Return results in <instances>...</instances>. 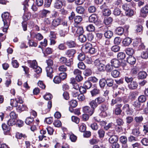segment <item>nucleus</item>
<instances>
[{"label":"nucleus","instance_id":"obj_1","mask_svg":"<svg viewBox=\"0 0 148 148\" xmlns=\"http://www.w3.org/2000/svg\"><path fill=\"white\" fill-rule=\"evenodd\" d=\"M81 49L83 52L85 53L89 52L91 54H93L96 51L95 48L92 47V44L88 42L83 45Z\"/></svg>","mask_w":148,"mask_h":148},{"label":"nucleus","instance_id":"obj_2","mask_svg":"<svg viewBox=\"0 0 148 148\" xmlns=\"http://www.w3.org/2000/svg\"><path fill=\"white\" fill-rule=\"evenodd\" d=\"M105 62L104 61L100 60H96L94 62L95 65L98 70L100 71H103L105 70Z\"/></svg>","mask_w":148,"mask_h":148},{"label":"nucleus","instance_id":"obj_3","mask_svg":"<svg viewBox=\"0 0 148 148\" xmlns=\"http://www.w3.org/2000/svg\"><path fill=\"white\" fill-rule=\"evenodd\" d=\"M1 17L4 23L10 24L11 17L9 14L8 12L4 13L2 14Z\"/></svg>","mask_w":148,"mask_h":148},{"label":"nucleus","instance_id":"obj_4","mask_svg":"<svg viewBox=\"0 0 148 148\" xmlns=\"http://www.w3.org/2000/svg\"><path fill=\"white\" fill-rule=\"evenodd\" d=\"M140 15L143 17H145L148 14V5H146L142 8L140 10Z\"/></svg>","mask_w":148,"mask_h":148},{"label":"nucleus","instance_id":"obj_5","mask_svg":"<svg viewBox=\"0 0 148 148\" xmlns=\"http://www.w3.org/2000/svg\"><path fill=\"white\" fill-rule=\"evenodd\" d=\"M84 112L87 113L88 115L91 116L93 113L94 110L88 106H85L83 108Z\"/></svg>","mask_w":148,"mask_h":148},{"label":"nucleus","instance_id":"obj_6","mask_svg":"<svg viewBox=\"0 0 148 148\" xmlns=\"http://www.w3.org/2000/svg\"><path fill=\"white\" fill-rule=\"evenodd\" d=\"M122 110L124 112H126L127 114L131 115L132 114V112L130 109L128 104H127L124 105L123 107Z\"/></svg>","mask_w":148,"mask_h":148},{"label":"nucleus","instance_id":"obj_7","mask_svg":"<svg viewBox=\"0 0 148 148\" xmlns=\"http://www.w3.org/2000/svg\"><path fill=\"white\" fill-rule=\"evenodd\" d=\"M46 70L47 76L50 78H52L53 76V69L52 67L48 66L46 67Z\"/></svg>","mask_w":148,"mask_h":148},{"label":"nucleus","instance_id":"obj_8","mask_svg":"<svg viewBox=\"0 0 148 148\" xmlns=\"http://www.w3.org/2000/svg\"><path fill=\"white\" fill-rule=\"evenodd\" d=\"M62 19L61 18L59 17L53 20L52 22V25L55 27H57L61 24Z\"/></svg>","mask_w":148,"mask_h":148},{"label":"nucleus","instance_id":"obj_9","mask_svg":"<svg viewBox=\"0 0 148 148\" xmlns=\"http://www.w3.org/2000/svg\"><path fill=\"white\" fill-rule=\"evenodd\" d=\"M111 65L114 67H118L120 65V63L119 60L116 59L114 58L112 59L110 62Z\"/></svg>","mask_w":148,"mask_h":148},{"label":"nucleus","instance_id":"obj_10","mask_svg":"<svg viewBox=\"0 0 148 148\" xmlns=\"http://www.w3.org/2000/svg\"><path fill=\"white\" fill-rule=\"evenodd\" d=\"M132 42V39L129 37H127L124 39L122 43L124 46H128L130 45Z\"/></svg>","mask_w":148,"mask_h":148},{"label":"nucleus","instance_id":"obj_11","mask_svg":"<svg viewBox=\"0 0 148 148\" xmlns=\"http://www.w3.org/2000/svg\"><path fill=\"white\" fill-rule=\"evenodd\" d=\"M27 109V107L21 104L18 105L16 108V110L19 112H21L22 111L25 110Z\"/></svg>","mask_w":148,"mask_h":148},{"label":"nucleus","instance_id":"obj_12","mask_svg":"<svg viewBox=\"0 0 148 148\" xmlns=\"http://www.w3.org/2000/svg\"><path fill=\"white\" fill-rule=\"evenodd\" d=\"M75 34H82L84 32L83 27L81 26L75 27Z\"/></svg>","mask_w":148,"mask_h":148},{"label":"nucleus","instance_id":"obj_13","mask_svg":"<svg viewBox=\"0 0 148 148\" xmlns=\"http://www.w3.org/2000/svg\"><path fill=\"white\" fill-rule=\"evenodd\" d=\"M2 127L5 134H9L10 130V127L7 126L5 124L3 123L2 124Z\"/></svg>","mask_w":148,"mask_h":148},{"label":"nucleus","instance_id":"obj_14","mask_svg":"<svg viewBox=\"0 0 148 148\" xmlns=\"http://www.w3.org/2000/svg\"><path fill=\"white\" fill-rule=\"evenodd\" d=\"M76 53L75 50L74 49H70L66 51L65 54L69 57H73Z\"/></svg>","mask_w":148,"mask_h":148},{"label":"nucleus","instance_id":"obj_15","mask_svg":"<svg viewBox=\"0 0 148 148\" xmlns=\"http://www.w3.org/2000/svg\"><path fill=\"white\" fill-rule=\"evenodd\" d=\"M50 13V11L45 9H43L40 11V16L42 18L46 17L47 14Z\"/></svg>","mask_w":148,"mask_h":148},{"label":"nucleus","instance_id":"obj_16","mask_svg":"<svg viewBox=\"0 0 148 148\" xmlns=\"http://www.w3.org/2000/svg\"><path fill=\"white\" fill-rule=\"evenodd\" d=\"M138 86V84L136 81H132L128 85V86L130 89L133 90L136 89Z\"/></svg>","mask_w":148,"mask_h":148},{"label":"nucleus","instance_id":"obj_17","mask_svg":"<svg viewBox=\"0 0 148 148\" xmlns=\"http://www.w3.org/2000/svg\"><path fill=\"white\" fill-rule=\"evenodd\" d=\"M133 105L135 107V109H136L137 110L139 111L142 110L141 108H140V103L138 101H136L134 102Z\"/></svg>","mask_w":148,"mask_h":148},{"label":"nucleus","instance_id":"obj_18","mask_svg":"<svg viewBox=\"0 0 148 148\" xmlns=\"http://www.w3.org/2000/svg\"><path fill=\"white\" fill-rule=\"evenodd\" d=\"M28 63L29 64L30 67L33 68L34 69L36 67H37L38 66L37 62L36 60H29L27 61Z\"/></svg>","mask_w":148,"mask_h":148},{"label":"nucleus","instance_id":"obj_19","mask_svg":"<svg viewBox=\"0 0 148 148\" xmlns=\"http://www.w3.org/2000/svg\"><path fill=\"white\" fill-rule=\"evenodd\" d=\"M132 133L133 135L137 137L140 136L141 133L139 130V127L133 129Z\"/></svg>","mask_w":148,"mask_h":148},{"label":"nucleus","instance_id":"obj_20","mask_svg":"<svg viewBox=\"0 0 148 148\" xmlns=\"http://www.w3.org/2000/svg\"><path fill=\"white\" fill-rule=\"evenodd\" d=\"M147 75V73L144 71H141L139 72L138 74V78L139 79H144L146 77Z\"/></svg>","mask_w":148,"mask_h":148},{"label":"nucleus","instance_id":"obj_21","mask_svg":"<svg viewBox=\"0 0 148 148\" xmlns=\"http://www.w3.org/2000/svg\"><path fill=\"white\" fill-rule=\"evenodd\" d=\"M127 62L131 64H133L136 62V59L135 57L132 56H130L127 59Z\"/></svg>","mask_w":148,"mask_h":148},{"label":"nucleus","instance_id":"obj_22","mask_svg":"<svg viewBox=\"0 0 148 148\" xmlns=\"http://www.w3.org/2000/svg\"><path fill=\"white\" fill-rule=\"evenodd\" d=\"M97 20V16L95 14H93L90 16L89 18V21L90 22L96 23Z\"/></svg>","mask_w":148,"mask_h":148},{"label":"nucleus","instance_id":"obj_23","mask_svg":"<svg viewBox=\"0 0 148 148\" xmlns=\"http://www.w3.org/2000/svg\"><path fill=\"white\" fill-rule=\"evenodd\" d=\"M119 138L117 136L114 135L111 136L109 139L110 142L112 143L114 142H117Z\"/></svg>","mask_w":148,"mask_h":148},{"label":"nucleus","instance_id":"obj_24","mask_svg":"<svg viewBox=\"0 0 148 148\" xmlns=\"http://www.w3.org/2000/svg\"><path fill=\"white\" fill-rule=\"evenodd\" d=\"M31 13L29 12H25L23 16V19L24 21H26L31 17Z\"/></svg>","mask_w":148,"mask_h":148},{"label":"nucleus","instance_id":"obj_25","mask_svg":"<svg viewBox=\"0 0 148 148\" xmlns=\"http://www.w3.org/2000/svg\"><path fill=\"white\" fill-rule=\"evenodd\" d=\"M90 93L92 96L94 97L100 93V90L97 87H96L90 91Z\"/></svg>","mask_w":148,"mask_h":148},{"label":"nucleus","instance_id":"obj_26","mask_svg":"<svg viewBox=\"0 0 148 148\" xmlns=\"http://www.w3.org/2000/svg\"><path fill=\"white\" fill-rule=\"evenodd\" d=\"M97 102L98 104H100L105 101L104 97L102 96H99L96 98L95 99Z\"/></svg>","mask_w":148,"mask_h":148},{"label":"nucleus","instance_id":"obj_27","mask_svg":"<svg viewBox=\"0 0 148 148\" xmlns=\"http://www.w3.org/2000/svg\"><path fill=\"white\" fill-rule=\"evenodd\" d=\"M97 102L95 100H93L90 101L89 104L91 108L95 110V108L98 106V104Z\"/></svg>","mask_w":148,"mask_h":148},{"label":"nucleus","instance_id":"obj_28","mask_svg":"<svg viewBox=\"0 0 148 148\" xmlns=\"http://www.w3.org/2000/svg\"><path fill=\"white\" fill-rule=\"evenodd\" d=\"M120 74V72L119 71L116 69L112 71L111 73L112 76L114 78L118 77Z\"/></svg>","mask_w":148,"mask_h":148},{"label":"nucleus","instance_id":"obj_29","mask_svg":"<svg viewBox=\"0 0 148 148\" xmlns=\"http://www.w3.org/2000/svg\"><path fill=\"white\" fill-rule=\"evenodd\" d=\"M62 2L59 0L56 1L54 4V6L55 8L58 9L62 7Z\"/></svg>","mask_w":148,"mask_h":148},{"label":"nucleus","instance_id":"obj_30","mask_svg":"<svg viewBox=\"0 0 148 148\" xmlns=\"http://www.w3.org/2000/svg\"><path fill=\"white\" fill-rule=\"evenodd\" d=\"M122 99L121 97H118L114 99H112L111 104L112 106L118 102H121Z\"/></svg>","mask_w":148,"mask_h":148},{"label":"nucleus","instance_id":"obj_31","mask_svg":"<svg viewBox=\"0 0 148 148\" xmlns=\"http://www.w3.org/2000/svg\"><path fill=\"white\" fill-rule=\"evenodd\" d=\"M24 5L25 6H31L34 4V1L33 0H25L23 3Z\"/></svg>","mask_w":148,"mask_h":148},{"label":"nucleus","instance_id":"obj_32","mask_svg":"<svg viewBox=\"0 0 148 148\" xmlns=\"http://www.w3.org/2000/svg\"><path fill=\"white\" fill-rule=\"evenodd\" d=\"M104 35L106 38H110L113 36V33L112 31L108 30L106 32Z\"/></svg>","mask_w":148,"mask_h":148},{"label":"nucleus","instance_id":"obj_33","mask_svg":"<svg viewBox=\"0 0 148 148\" xmlns=\"http://www.w3.org/2000/svg\"><path fill=\"white\" fill-rule=\"evenodd\" d=\"M124 29L121 27H118L116 30V33L118 35H121L124 32Z\"/></svg>","mask_w":148,"mask_h":148},{"label":"nucleus","instance_id":"obj_34","mask_svg":"<svg viewBox=\"0 0 148 148\" xmlns=\"http://www.w3.org/2000/svg\"><path fill=\"white\" fill-rule=\"evenodd\" d=\"M76 10L77 13L80 14H83L84 12L85 9L83 7L79 6L76 8Z\"/></svg>","mask_w":148,"mask_h":148},{"label":"nucleus","instance_id":"obj_35","mask_svg":"<svg viewBox=\"0 0 148 148\" xmlns=\"http://www.w3.org/2000/svg\"><path fill=\"white\" fill-rule=\"evenodd\" d=\"M79 130L81 132H84L86 129V127L85 124L84 123L79 124Z\"/></svg>","mask_w":148,"mask_h":148},{"label":"nucleus","instance_id":"obj_36","mask_svg":"<svg viewBox=\"0 0 148 148\" xmlns=\"http://www.w3.org/2000/svg\"><path fill=\"white\" fill-rule=\"evenodd\" d=\"M34 119L33 118L31 117H27L25 120V123L27 125H29L33 123L34 122Z\"/></svg>","mask_w":148,"mask_h":148},{"label":"nucleus","instance_id":"obj_37","mask_svg":"<svg viewBox=\"0 0 148 148\" xmlns=\"http://www.w3.org/2000/svg\"><path fill=\"white\" fill-rule=\"evenodd\" d=\"M78 39L80 42H84L86 40V38L85 35L82 34L79 35Z\"/></svg>","mask_w":148,"mask_h":148},{"label":"nucleus","instance_id":"obj_38","mask_svg":"<svg viewBox=\"0 0 148 148\" xmlns=\"http://www.w3.org/2000/svg\"><path fill=\"white\" fill-rule=\"evenodd\" d=\"M82 17L80 16H76L74 18V21L75 23L78 24L82 21Z\"/></svg>","mask_w":148,"mask_h":148},{"label":"nucleus","instance_id":"obj_39","mask_svg":"<svg viewBox=\"0 0 148 148\" xmlns=\"http://www.w3.org/2000/svg\"><path fill=\"white\" fill-rule=\"evenodd\" d=\"M16 137L18 139H21L25 138L27 137V136L24 134L18 132L16 133Z\"/></svg>","mask_w":148,"mask_h":148},{"label":"nucleus","instance_id":"obj_40","mask_svg":"<svg viewBox=\"0 0 148 148\" xmlns=\"http://www.w3.org/2000/svg\"><path fill=\"white\" fill-rule=\"evenodd\" d=\"M17 121V119L10 118L8 122L9 125L13 126L14 125Z\"/></svg>","mask_w":148,"mask_h":148},{"label":"nucleus","instance_id":"obj_41","mask_svg":"<svg viewBox=\"0 0 148 148\" xmlns=\"http://www.w3.org/2000/svg\"><path fill=\"white\" fill-rule=\"evenodd\" d=\"M92 85V84L89 80L85 82L84 83V87L88 89L91 88Z\"/></svg>","mask_w":148,"mask_h":148},{"label":"nucleus","instance_id":"obj_42","mask_svg":"<svg viewBox=\"0 0 148 148\" xmlns=\"http://www.w3.org/2000/svg\"><path fill=\"white\" fill-rule=\"evenodd\" d=\"M125 52L127 55L130 56H132L134 52L133 49L131 48H127L125 50Z\"/></svg>","mask_w":148,"mask_h":148},{"label":"nucleus","instance_id":"obj_43","mask_svg":"<svg viewBox=\"0 0 148 148\" xmlns=\"http://www.w3.org/2000/svg\"><path fill=\"white\" fill-rule=\"evenodd\" d=\"M125 57V54L123 52H119L117 54V58L119 60H122Z\"/></svg>","mask_w":148,"mask_h":148},{"label":"nucleus","instance_id":"obj_44","mask_svg":"<svg viewBox=\"0 0 148 148\" xmlns=\"http://www.w3.org/2000/svg\"><path fill=\"white\" fill-rule=\"evenodd\" d=\"M125 13L127 16H131L134 15V12L133 10L129 9L126 11H125Z\"/></svg>","mask_w":148,"mask_h":148},{"label":"nucleus","instance_id":"obj_45","mask_svg":"<svg viewBox=\"0 0 148 148\" xmlns=\"http://www.w3.org/2000/svg\"><path fill=\"white\" fill-rule=\"evenodd\" d=\"M106 83L107 85L109 86H112L113 85L114 81L113 79L111 78H108L106 80Z\"/></svg>","mask_w":148,"mask_h":148},{"label":"nucleus","instance_id":"obj_46","mask_svg":"<svg viewBox=\"0 0 148 148\" xmlns=\"http://www.w3.org/2000/svg\"><path fill=\"white\" fill-rule=\"evenodd\" d=\"M112 21V19L111 17H108L105 18L104 23L106 25H108L110 24Z\"/></svg>","mask_w":148,"mask_h":148},{"label":"nucleus","instance_id":"obj_47","mask_svg":"<svg viewBox=\"0 0 148 148\" xmlns=\"http://www.w3.org/2000/svg\"><path fill=\"white\" fill-rule=\"evenodd\" d=\"M86 29L89 32H93L95 29V27L92 24H90L87 26Z\"/></svg>","mask_w":148,"mask_h":148},{"label":"nucleus","instance_id":"obj_48","mask_svg":"<svg viewBox=\"0 0 148 148\" xmlns=\"http://www.w3.org/2000/svg\"><path fill=\"white\" fill-rule=\"evenodd\" d=\"M141 57L143 59H147L148 58V49L143 51L141 55Z\"/></svg>","mask_w":148,"mask_h":148},{"label":"nucleus","instance_id":"obj_49","mask_svg":"<svg viewBox=\"0 0 148 148\" xmlns=\"http://www.w3.org/2000/svg\"><path fill=\"white\" fill-rule=\"evenodd\" d=\"M52 52V49L48 47L46 49L45 51L43 53L45 56H47V55L51 54Z\"/></svg>","mask_w":148,"mask_h":148},{"label":"nucleus","instance_id":"obj_50","mask_svg":"<svg viewBox=\"0 0 148 148\" xmlns=\"http://www.w3.org/2000/svg\"><path fill=\"white\" fill-rule=\"evenodd\" d=\"M62 80L58 76H56L53 79V82L56 84H59L61 82Z\"/></svg>","mask_w":148,"mask_h":148},{"label":"nucleus","instance_id":"obj_51","mask_svg":"<svg viewBox=\"0 0 148 148\" xmlns=\"http://www.w3.org/2000/svg\"><path fill=\"white\" fill-rule=\"evenodd\" d=\"M119 140L122 143H127V138L125 136H122L120 137Z\"/></svg>","mask_w":148,"mask_h":148},{"label":"nucleus","instance_id":"obj_52","mask_svg":"<svg viewBox=\"0 0 148 148\" xmlns=\"http://www.w3.org/2000/svg\"><path fill=\"white\" fill-rule=\"evenodd\" d=\"M18 102L15 99H11L10 104L11 105L14 107H16L18 106Z\"/></svg>","mask_w":148,"mask_h":148},{"label":"nucleus","instance_id":"obj_53","mask_svg":"<svg viewBox=\"0 0 148 148\" xmlns=\"http://www.w3.org/2000/svg\"><path fill=\"white\" fill-rule=\"evenodd\" d=\"M66 44L69 48L74 47L76 45L75 42L73 41H68L66 42Z\"/></svg>","mask_w":148,"mask_h":148},{"label":"nucleus","instance_id":"obj_54","mask_svg":"<svg viewBox=\"0 0 148 148\" xmlns=\"http://www.w3.org/2000/svg\"><path fill=\"white\" fill-rule=\"evenodd\" d=\"M113 66L110 64H107L105 66V70L108 72H111L113 69Z\"/></svg>","mask_w":148,"mask_h":148},{"label":"nucleus","instance_id":"obj_55","mask_svg":"<svg viewBox=\"0 0 148 148\" xmlns=\"http://www.w3.org/2000/svg\"><path fill=\"white\" fill-rule=\"evenodd\" d=\"M58 69L60 71L65 72L67 70V67L65 65H62L59 67Z\"/></svg>","mask_w":148,"mask_h":148},{"label":"nucleus","instance_id":"obj_56","mask_svg":"<svg viewBox=\"0 0 148 148\" xmlns=\"http://www.w3.org/2000/svg\"><path fill=\"white\" fill-rule=\"evenodd\" d=\"M120 49V47L117 45L111 47V50L115 52L119 51Z\"/></svg>","mask_w":148,"mask_h":148},{"label":"nucleus","instance_id":"obj_57","mask_svg":"<svg viewBox=\"0 0 148 148\" xmlns=\"http://www.w3.org/2000/svg\"><path fill=\"white\" fill-rule=\"evenodd\" d=\"M141 40L140 39H135L133 43V45L134 47H136L139 46V43Z\"/></svg>","mask_w":148,"mask_h":148},{"label":"nucleus","instance_id":"obj_58","mask_svg":"<svg viewBox=\"0 0 148 148\" xmlns=\"http://www.w3.org/2000/svg\"><path fill=\"white\" fill-rule=\"evenodd\" d=\"M111 13V11L109 9H105L103 11V14L105 16H109Z\"/></svg>","mask_w":148,"mask_h":148},{"label":"nucleus","instance_id":"obj_59","mask_svg":"<svg viewBox=\"0 0 148 148\" xmlns=\"http://www.w3.org/2000/svg\"><path fill=\"white\" fill-rule=\"evenodd\" d=\"M18 115L14 111L11 112L10 114V118L16 119Z\"/></svg>","mask_w":148,"mask_h":148},{"label":"nucleus","instance_id":"obj_60","mask_svg":"<svg viewBox=\"0 0 148 148\" xmlns=\"http://www.w3.org/2000/svg\"><path fill=\"white\" fill-rule=\"evenodd\" d=\"M51 20L49 18H45L43 20L44 23L46 25H50L51 23Z\"/></svg>","mask_w":148,"mask_h":148},{"label":"nucleus","instance_id":"obj_61","mask_svg":"<svg viewBox=\"0 0 148 148\" xmlns=\"http://www.w3.org/2000/svg\"><path fill=\"white\" fill-rule=\"evenodd\" d=\"M121 12V11L119 8H116L114 10L113 14L115 16H119Z\"/></svg>","mask_w":148,"mask_h":148},{"label":"nucleus","instance_id":"obj_62","mask_svg":"<svg viewBox=\"0 0 148 148\" xmlns=\"http://www.w3.org/2000/svg\"><path fill=\"white\" fill-rule=\"evenodd\" d=\"M59 76L62 80L65 79L67 77V74L65 72H62L60 73Z\"/></svg>","mask_w":148,"mask_h":148},{"label":"nucleus","instance_id":"obj_63","mask_svg":"<svg viewBox=\"0 0 148 148\" xmlns=\"http://www.w3.org/2000/svg\"><path fill=\"white\" fill-rule=\"evenodd\" d=\"M106 81L105 79H101L99 82V85L100 86L101 88L104 87L106 85Z\"/></svg>","mask_w":148,"mask_h":148},{"label":"nucleus","instance_id":"obj_64","mask_svg":"<svg viewBox=\"0 0 148 148\" xmlns=\"http://www.w3.org/2000/svg\"><path fill=\"white\" fill-rule=\"evenodd\" d=\"M52 97V95L50 93H47L44 96V98L46 100H48L51 99Z\"/></svg>","mask_w":148,"mask_h":148}]
</instances>
